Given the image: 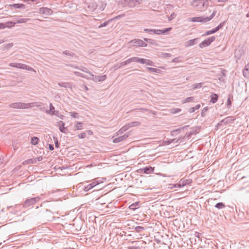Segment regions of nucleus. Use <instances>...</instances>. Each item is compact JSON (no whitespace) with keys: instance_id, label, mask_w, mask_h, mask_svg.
Masks as SVG:
<instances>
[{"instance_id":"nucleus-1","label":"nucleus","mask_w":249,"mask_h":249,"mask_svg":"<svg viewBox=\"0 0 249 249\" xmlns=\"http://www.w3.org/2000/svg\"><path fill=\"white\" fill-rule=\"evenodd\" d=\"M49 202H47L48 203ZM52 203L51 202H49ZM50 209H42L37 214L38 218L41 220L52 221L54 218V215L58 213V211L51 204L48 205Z\"/></svg>"},{"instance_id":"nucleus-2","label":"nucleus","mask_w":249,"mask_h":249,"mask_svg":"<svg viewBox=\"0 0 249 249\" xmlns=\"http://www.w3.org/2000/svg\"><path fill=\"white\" fill-rule=\"evenodd\" d=\"M209 2L207 0H194L192 5L198 11H203L207 8Z\"/></svg>"},{"instance_id":"nucleus-3","label":"nucleus","mask_w":249,"mask_h":249,"mask_svg":"<svg viewBox=\"0 0 249 249\" xmlns=\"http://www.w3.org/2000/svg\"><path fill=\"white\" fill-rule=\"evenodd\" d=\"M9 107L15 109H28L34 107V103H24L21 102H15L11 103Z\"/></svg>"},{"instance_id":"nucleus-4","label":"nucleus","mask_w":249,"mask_h":249,"mask_svg":"<svg viewBox=\"0 0 249 249\" xmlns=\"http://www.w3.org/2000/svg\"><path fill=\"white\" fill-rule=\"evenodd\" d=\"M216 13V11H213L210 17H193L190 18L189 21L192 22H199L202 23H206L211 20L215 15Z\"/></svg>"},{"instance_id":"nucleus-5","label":"nucleus","mask_w":249,"mask_h":249,"mask_svg":"<svg viewBox=\"0 0 249 249\" xmlns=\"http://www.w3.org/2000/svg\"><path fill=\"white\" fill-rule=\"evenodd\" d=\"M40 199L41 198L39 196L27 198L22 204V208L25 209H30L32 208L34 205L38 202L40 200Z\"/></svg>"},{"instance_id":"nucleus-6","label":"nucleus","mask_w":249,"mask_h":249,"mask_svg":"<svg viewBox=\"0 0 249 249\" xmlns=\"http://www.w3.org/2000/svg\"><path fill=\"white\" fill-rule=\"evenodd\" d=\"M101 183H102V181L100 180L98 178L94 179L91 183L85 186L83 190L85 192H87Z\"/></svg>"},{"instance_id":"nucleus-7","label":"nucleus","mask_w":249,"mask_h":249,"mask_svg":"<svg viewBox=\"0 0 249 249\" xmlns=\"http://www.w3.org/2000/svg\"><path fill=\"white\" fill-rule=\"evenodd\" d=\"M215 39V37L214 36H211L205 39L203 41L201 42L199 46L201 48L209 46L213 41Z\"/></svg>"},{"instance_id":"nucleus-8","label":"nucleus","mask_w":249,"mask_h":249,"mask_svg":"<svg viewBox=\"0 0 249 249\" xmlns=\"http://www.w3.org/2000/svg\"><path fill=\"white\" fill-rule=\"evenodd\" d=\"M107 78L106 75L96 76L90 73V76L89 77V79H91L95 82H102L106 80Z\"/></svg>"},{"instance_id":"nucleus-9","label":"nucleus","mask_w":249,"mask_h":249,"mask_svg":"<svg viewBox=\"0 0 249 249\" xmlns=\"http://www.w3.org/2000/svg\"><path fill=\"white\" fill-rule=\"evenodd\" d=\"M134 46L136 47H146L147 44L143 40L140 39H135L131 41Z\"/></svg>"},{"instance_id":"nucleus-10","label":"nucleus","mask_w":249,"mask_h":249,"mask_svg":"<svg viewBox=\"0 0 249 249\" xmlns=\"http://www.w3.org/2000/svg\"><path fill=\"white\" fill-rule=\"evenodd\" d=\"M154 171V167L151 166H146L138 170V172L140 173H143L149 174L152 173Z\"/></svg>"},{"instance_id":"nucleus-11","label":"nucleus","mask_w":249,"mask_h":249,"mask_svg":"<svg viewBox=\"0 0 249 249\" xmlns=\"http://www.w3.org/2000/svg\"><path fill=\"white\" fill-rule=\"evenodd\" d=\"M130 132H127L124 135L119 136L118 137H117L113 140V142L114 143H118L120 142H121L124 140H125L127 138L129 137L130 135Z\"/></svg>"},{"instance_id":"nucleus-12","label":"nucleus","mask_w":249,"mask_h":249,"mask_svg":"<svg viewBox=\"0 0 249 249\" xmlns=\"http://www.w3.org/2000/svg\"><path fill=\"white\" fill-rule=\"evenodd\" d=\"M99 0H92L89 3H88V7L91 11H93L98 6V2Z\"/></svg>"},{"instance_id":"nucleus-13","label":"nucleus","mask_w":249,"mask_h":249,"mask_svg":"<svg viewBox=\"0 0 249 249\" xmlns=\"http://www.w3.org/2000/svg\"><path fill=\"white\" fill-rule=\"evenodd\" d=\"M57 123V126H59L60 132L67 134L68 131L67 128L65 127V123L62 121H59Z\"/></svg>"},{"instance_id":"nucleus-14","label":"nucleus","mask_w":249,"mask_h":249,"mask_svg":"<svg viewBox=\"0 0 249 249\" xmlns=\"http://www.w3.org/2000/svg\"><path fill=\"white\" fill-rule=\"evenodd\" d=\"M235 120V118L233 116H228L221 121V123H223L224 124L226 125L229 124L233 123Z\"/></svg>"},{"instance_id":"nucleus-15","label":"nucleus","mask_w":249,"mask_h":249,"mask_svg":"<svg viewBox=\"0 0 249 249\" xmlns=\"http://www.w3.org/2000/svg\"><path fill=\"white\" fill-rule=\"evenodd\" d=\"M9 66L12 67H15L24 70L25 68V64L18 63H11Z\"/></svg>"},{"instance_id":"nucleus-16","label":"nucleus","mask_w":249,"mask_h":249,"mask_svg":"<svg viewBox=\"0 0 249 249\" xmlns=\"http://www.w3.org/2000/svg\"><path fill=\"white\" fill-rule=\"evenodd\" d=\"M197 39H198L197 38H195V39H190V40L186 41L185 43V47H188L194 45L195 44H196V43Z\"/></svg>"},{"instance_id":"nucleus-17","label":"nucleus","mask_w":249,"mask_h":249,"mask_svg":"<svg viewBox=\"0 0 249 249\" xmlns=\"http://www.w3.org/2000/svg\"><path fill=\"white\" fill-rule=\"evenodd\" d=\"M142 0H125L127 2H130L129 6L132 7L142 2Z\"/></svg>"},{"instance_id":"nucleus-18","label":"nucleus","mask_w":249,"mask_h":249,"mask_svg":"<svg viewBox=\"0 0 249 249\" xmlns=\"http://www.w3.org/2000/svg\"><path fill=\"white\" fill-rule=\"evenodd\" d=\"M40 12L43 14L50 15L53 13V11L50 8L43 7L40 9Z\"/></svg>"},{"instance_id":"nucleus-19","label":"nucleus","mask_w":249,"mask_h":249,"mask_svg":"<svg viewBox=\"0 0 249 249\" xmlns=\"http://www.w3.org/2000/svg\"><path fill=\"white\" fill-rule=\"evenodd\" d=\"M243 73L245 77L249 78V63L245 66Z\"/></svg>"},{"instance_id":"nucleus-20","label":"nucleus","mask_w":249,"mask_h":249,"mask_svg":"<svg viewBox=\"0 0 249 249\" xmlns=\"http://www.w3.org/2000/svg\"><path fill=\"white\" fill-rule=\"evenodd\" d=\"M187 127H188V125H185L182 127L178 128L177 129L173 130L171 131V134L172 136H174L177 134H179L181 130L184 129L185 128H186Z\"/></svg>"},{"instance_id":"nucleus-21","label":"nucleus","mask_w":249,"mask_h":249,"mask_svg":"<svg viewBox=\"0 0 249 249\" xmlns=\"http://www.w3.org/2000/svg\"><path fill=\"white\" fill-rule=\"evenodd\" d=\"M58 85L61 87H64L65 88H68V89H72V85L70 83L60 82L58 83Z\"/></svg>"},{"instance_id":"nucleus-22","label":"nucleus","mask_w":249,"mask_h":249,"mask_svg":"<svg viewBox=\"0 0 249 249\" xmlns=\"http://www.w3.org/2000/svg\"><path fill=\"white\" fill-rule=\"evenodd\" d=\"M141 124L140 122L135 121L131 123H128L126 124V126L128 127V128H130L133 127L137 126Z\"/></svg>"},{"instance_id":"nucleus-23","label":"nucleus","mask_w":249,"mask_h":249,"mask_svg":"<svg viewBox=\"0 0 249 249\" xmlns=\"http://www.w3.org/2000/svg\"><path fill=\"white\" fill-rule=\"evenodd\" d=\"M130 59H131V62H135L140 63L141 64H142L143 62H144L143 58H139L138 57H133L130 58Z\"/></svg>"},{"instance_id":"nucleus-24","label":"nucleus","mask_w":249,"mask_h":249,"mask_svg":"<svg viewBox=\"0 0 249 249\" xmlns=\"http://www.w3.org/2000/svg\"><path fill=\"white\" fill-rule=\"evenodd\" d=\"M210 97H211V102L212 103L214 104L217 101L218 98V96L217 94L212 93L211 94Z\"/></svg>"},{"instance_id":"nucleus-25","label":"nucleus","mask_w":249,"mask_h":249,"mask_svg":"<svg viewBox=\"0 0 249 249\" xmlns=\"http://www.w3.org/2000/svg\"><path fill=\"white\" fill-rule=\"evenodd\" d=\"M159 29H144V31L149 34H153L158 35Z\"/></svg>"},{"instance_id":"nucleus-26","label":"nucleus","mask_w":249,"mask_h":249,"mask_svg":"<svg viewBox=\"0 0 249 249\" xmlns=\"http://www.w3.org/2000/svg\"><path fill=\"white\" fill-rule=\"evenodd\" d=\"M131 63V59L129 58V59H127L126 60L124 61H123V62H121L120 64H119V66L117 68H118V69H120L121 68V67L128 64H129Z\"/></svg>"},{"instance_id":"nucleus-27","label":"nucleus","mask_w":249,"mask_h":249,"mask_svg":"<svg viewBox=\"0 0 249 249\" xmlns=\"http://www.w3.org/2000/svg\"><path fill=\"white\" fill-rule=\"evenodd\" d=\"M231 98H232V96L229 94L227 99V107L228 109H230L231 107Z\"/></svg>"},{"instance_id":"nucleus-28","label":"nucleus","mask_w":249,"mask_h":249,"mask_svg":"<svg viewBox=\"0 0 249 249\" xmlns=\"http://www.w3.org/2000/svg\"><path fill=\"white\" fill-rule=\"evenodd\" d=\"M171 29H172V28H171V27L167 28H164L163 30L159 29V30H158L159 32H158V35L165 34L167 32L171 31Z\"/></svg>"},{"instance_id":"nucleus-29","label":"nucleus","mask_w":249,"mask_h":249,"mask_svg":"<svg viewBox=\"0 0 249 249\" xmlns=\"http://www.w3.org/2000/svg\"><path fill=\"white\" fill-rule=\"evenodd\" d=\"M147 70L150 72H154V73H160L161 71V70L157 69V68H154L151 67H147Z\"/></svg>"},{"instance_id":"nucleus-30","label":"nucleus","mask_w":249,"mask_h":249,"mask_svg":"<svg viewBox=\"0 0 249 249\" xmlns=\"http://www.w3.org/2000/svg\"><path fill=\"white\" fill-rule=\"evenodd\" d=\"M243 54V51L241 49L236 50L235 51V55L236 57L240 58Z\"/></svg>"},{"instance_id":"nucleus-31","label":"nucleus","mask_w":249,"mask_h":249,"mask_svg":"<svg viewBox=\"0 0 249 249\" xmlns=\"http://www.w3.org/2000/svg\"><path fill=\"white\" fill-rule=\"evenodd\" d=\"M139 202H136L135 203H133V204H131L129 206V208L132 210H135L139 207Z\"/></svg>"},{"instance_id":"nucleus-32","label":"nucleus","mask_w":249,"mask_h":249,"mask_svg":"<svg viewBox=\"0 0 249 249\" xmlns=\"http://www.w3.org/2000/svg\"><path fill=\"white\" fill-rule=\"evenodd\" d=\"M113 20V18H111V19L107 20V21L104 22L103 23H101L99 26V28H101L107 26L111 21H112Z\"/></svg>"},{"instance_id":"nucleus-33","label":"nucleus","mask_w":249,"mask_h":249,"mask_svg":"<svg viewBox=\"0 0 249 249\" xmlns=\"http://www.w3.org/2000/svg\"><path fill=\"white\" fill-rule=\"evenodd\" d=\"M53 110H55L54 107L53 106L52 103L50 104V109L46 110V113L48 114H50L52 115V113L53 112Z\"/></svg>"},{"instance_id":"nucleus-34","label":"nucleus","mask_w":249,"mask_h":249,"mask_svg":"<svg viewBox=\"0 0 249 249\" xmlns=\"http://www.w3.org/2000/svg\"><path fill=\"white\" fill-rule=\"evenodd\" d=\"M39 139L36 137H33L31 138V142L33 145H36L38 143Z\"/></svg>"},{"instance_id":"nucleus-35","label":"nucleus","mask_w":249,"mask_h":249,"mask_svg":"<svg viewBox=\"0 0 249 249\" xmlns=\"http://www.w3.org/2000/svg\"><path fill=\"white\" fill-rule=\"evenodd\" d=\"M196 134V132L194 130H192L189 133H187L184 137H185V139H189L191 138L192 135H194Z\"/></svg>"},{"instance_id":"nucleus-36","label":"nucleus","mask_w":249,"mask_h":249,"mask_svg":"<svg viewBox=\"0 0 249 249\" xmlns=\"http://www.w3.org/2000/svg\"><path fill=\"white\" fill-rule=\"evenodd\" d=\"M215 207L218 209H222L225 207V205L223 202H218L216 204Z\"/></svg>"},{"instance_id":"nucleus-37","label":"nucleus","mask_w":249,"mask_h":249,"mask_svg":"<svg viewBox=\"0 0 249 249\" xmlns=\"http://www.w3.org/2000/svg\"><path fill=\"white\" fill-rule=\"evenodd\" d=\"M5 24L6 28H10L12 27H14L15 25V24H16V23L13 22V21H8V22L5 23Z\"/></svg>"},{"instance_id":"nucleus-38","label":"nucleus","mask_w":249,"mask_h":249,"mask_svg":"<svg viewBox=\"0 0 249 249\" xmlns=\"http://www.w3.org/2000/svg\"><path fill=\"white\" fill-rule=\"evenodd\" d=\"M13 45H14V44L13 43H9L7 44H5L3 47L2 50L3 51L7 50L9 49L10 48H11L12 47H13Z\"/></svg>"},{"instance_id":"nucleus-39","label":"nucleus","mask_w":249,"mask_h":249,"mask_svg":"<svg viewBox=\"0 0 249 249\" xmlns=\"http://www.w3.org/2000/svg\"><path fill=\"white\" fill-rule=\"evenodd\" d=\"M74 74L76 76H80V77L87 78V79H89V77L88 76H86L84 74L81 73L79 71H74Z\"/></svg>"},{"instance_id":"nucleus-40","label":"nucleus","mask_w":249,"mask_h":249,"mask_svg":"<svg viewBox=\"0 0 249 249\" xmlns=\"http://www.w3.org/2000/svg\"><path fill=\"white\" fill-rule=\"evenodd\" d=\"M128 127L126 126V125H124V126H123L118 132V134H123L124 132H125V131H126L127 130H128Z\"/></svg>"},{"instance_id":"nucleus-41","label":"nucleus","mask_w":249,"mask_h":249,"mask_svg":"<svg viewBox=\"0 0 249 249\" xmlns=\"http://www.w3.org/2000/svg\"><path fill=\"white\" fill-rule=\"evenodd\" d=\"M225 21H223L221 23H220V24H219L217 27L214 28V29L216 31V32L218 31L220 29L222 28L225 25Z\"/></svg>"},{"instance_id":"nucleus-42","label":"nucleus","mask_w":249,"mask_h":249,"mask_svg":"<svg viewBox=\"0 0 249 249\" xmlns=\"http://www.w3.org/2000/svg\"><path fill=\"white\" fill-rule=\"evenodd\" d=\"M142 64H145L147 65L153 66H154V63L151 60L144 59V62Z\"/></svg>"},{"instance_id":"nucleus-43","label":"nucleus","mask_w":249,"mask_h":249,"mask_svg":"<svg viewBox=\"0 0 249 249\" xmlns=\"http://www.w3.org/2000/svg\"><path fill=\"white\" fill-rule=\"evenodd\" d=\"M83 127V123L81 122H77L75 125V128L77 130H81Z\"/></svg>"},{"instance_id":"nucleus-44","label":"nucleus","mask_w":249,"mask_h":249,"mask_svg":"<svg viewBox=\"0 0 249 249\" xmlns=\"http://www.w3.org/2000/svg\"><path fill=\"white\" fill-rule=\"evenodd\" d=\"M30 20L29 18H20L16 21V23H25L29 21Z\"/></svg>"},{"instance_id":"nucleus-45","label":"nucleus","mask_w":249,"mask_h":249,"mask_svg":"<svg viewBox=\"0 0 249 249\" xmlns=\"http://www.w3.org/2000/svg\"><path fill=\"white\" fill-rule=\"evenodd\" d=\"M134 229L137 232H141L144 230V228L142 226H136Z\"/></svg>"},{"instance_id":"nucleus-46","label":"nucleus","mask_w":249,"mask_h":249,"mask_svg":"<svg viewBox=\"0 0 249 249\" xmlns=\"http://www.w3.org/2000/svg\"><path fill=\"white\" fill-rule=\"evenodd\" d=\"M203 83H199L195 84L192 85V88L193 89H199L202 87Z\"/></svg>"},{"instance_id":"nucleus-47","label":"nucleus","mask_w":249,"mask_h":249,"mask_svg":"<svg viewBox=\"0 0 249 249\" xmlns=\"http://www.w3.org/2000/svg\"><path fill=\"white\" fill-rule=\"evenodd\" d=\"M194 100V97H187L186 98L183 102L182 103H188V102H193Z\"/></svg>"},{"instance_id":"nucleus-48","label":"nucleus","mask_w":249,"mask_h":249,"mask_svg":"<svg viewBox=\"0 0 249 249\" xmlns=\"http://www.w3.org/2000/svg\"><path fill=\"white\" fill-rule=\"evenodd\" d=\"M63 53L67 55H69L72 57L75 55V54L73 53H71L69 51L67 50L63 51Z\"/></svg>"},{"instance_id":"nucleus-49","label":"nucleus","mask_w":249,"mask_h":249,"mask_svg":"<svg viewBox=\"0 0 249 249\" xmlns=\"http://www.w3.org/2000/svg\"><path fill=\"white\" fill-rule=\"evenodd\" d=\"M79 70L84 71L85 72H86L87 73H89L90 75V73H91L89 71V69L83 66H80V68H79Z\"/></svg>"},{"instance_id":"nucleus-50","label":"nucleus","mask_w":249,"mask_h":249,"mask_svg":"<svg viewBox=\"0 0 249 249\" xmlns=\"http://www.w3.org/2000/svg\"><path fill=\"white\" fill-rule=\"evenodd\" d=\"M181 111V109L180 108H172L170 110V112L172 114H177L180 112Z\"/></svg>"},{"instance_id":"nucleus-51","label":"nucleus","mask_w":249,"mask_h":249,"mask_svg":"<svg viewBox=\"0 0 249 249\" xmlns=\"http://www.w3.org/2000/svg\"><path fill=\"white\" fill-rule=\"evenodd\" d=\"M70 115L71 117L74 118H78L79 116V114L76 112H71Z\"/></svg>"},{"instance_id":"nucleus-52","label":"nucleus","mask_w":249,"mask_h":249,"mask_svg":"<svg viewBox=\"0 0 249 249\" xmlns=\"http://www.w3.org/2000/svg\"><path fill=\"white\" fill-rule=\"evenodd\" d=\"M52 115H55L56 116L60 118H62V117L63 116L62 115L60 114L59 113V111L58 110H53V112L52 113Z\"/></svg>"},{"instance_id":"nucleus-53","label":"nucleus","mask_w":249,"mask_h":249,"mask_svg":"<svg viewBox=\"0 0 249 249\" xmlns=\"http://www.w3.org/2000/svg\"><path fill=\"white\" fill-rule=\"evenodd\" d=\"M209 108L208 107H205L202 110L201 113V115L202 117H204L206 116V113L208 111Z\"/></svg>"},{"instance_id":"nucleus-54","label":"nucleus","mask_w":249,"mask_h":249,"mask_svg":"<svg viewBox=\"0 0 249 249\" xmlns=\"http://www.w3.org/2000/svg\"><path fill=\"white\" fill-rule=\"evenodd\" d=\"M185 137L184 136L180 137L176 140V142L179 143L184 142L185 141Z\"/></svg>"},{"instance_id":"nucleus-55","label":"nucleus","mask_w":249,"mask_h":249,"mask_svg":"<svg viewBox=\"0 0 249 249\" xmlns=\"http://www.w3.org/2000/svg\"><path fill=\"white\" fill-rule=\"evenodd\" d=\"M28 164H34L36 163V160L35 158L30 159L25 161Z\"/></svg>"},{"instance_id":"nucleus-56","label":"nucleus","mask_w":249,"mask_h":249,"mask_svg":"<svg viewBox=\"0 0 249 249\" xmlns=\"http://www.w3.org/2000/svg\"><path fill=\"white\" fill-rule=\"evenodd\" d=\"M216 31L215 30L214 28L212 30H210V31H207L205 32L204 35L206 36V35H211V34H214L215 33H216Z\"/></svg>"},{"instance_id":"nucleus-57","label":"nucleus","mask_w":249,"mask_h":249,"mask_svg":"<svg viewBox=\"0 0 249 249\" xmlns=\"http://www.w3.org/2000/svg\"><path fill=\"white\" fill-rule=\"evenodd\" d=\"M181 183H182V186H184L187 184H188L190 183V181L189 179H186V180H182L181 179Z\"/></svg>"},{"instance_id":"nucleus-58","label":"nucleus","mask_w":249,"mask_h":249,"mask_svg":"<svg viewBox=\"0 0 249 249\" xmlns=\"http://www.w3.org/2000/svg\"><path fill=\"white\" fill-rule=\"evenodd\" d=\"M176 139H170V140H169L168 141H165V143L167 144V145H168V144H170V143H172V142H175V143H177L176 142Z\"/></svg>"},{"instance_id":"nucleus-59","label":"nucleus","mask_w":249,"mask_h":249,"mask_svg":"<svg viewBox=\"0 0 249 249\" xmlns=\"http://www.w3.org/2000/svg\"><path fill=\"white\" fill-rule=\"evenodd\" d=\"M9 7H10L11 9H13V8H14V9L19 8V4L18 3H16V4H10V5H9Z\"/></svg>"},{"instance_id":"nucleus-60","label":"nucleus","mask_w":249,"mask_h":249,"mask_svg":"<svg viewBox=\"0 0 249 249\" xmlns=\"http://www.w3.org/2000/svg\"><path fill=\"white\" fill-rule=\"evenodd\" d=\"M144 40L153 45H154L156 43V41L155 40L148 39V38H144Z\"/></svg>"},{"instance_id":"nucleus-61","label":"nucleus","mask_w":249,"mask_h":249,"mask_svg":"<svg viewBox=\"0 0 249 249\" xmlns=\"http://www.w3.org/2000/svg\"><path fill=\"white\" fill-rule=\"evenodd\" d=\"M78 137L80 139H84L86 137V133L85 132L81 133L78 135Z\"/></svg>"},{"instance_id":"nucleus-62","label":"nucleus","mask_w":249,"mask_h":249,"mask_svg":"<svg viewBox=\"0 0 249 249\" xmlns=\"http://www.w3.org/2000/svg\"><path fill=\"white\" fill-rule=\"evenodd\" d=\"M24 70H28L29 71H34V69L33 68H32L29 66H27L26 65H25V68Z\"/></svg>"},{"instance_id":"nucleus-63","label":"nucleus","mask_w":249,"mask_h":249,"mask_svg":"<svg viewBox=\"0 0 249 249\" xmlns=\"http://www.w3.org/2000/svg\"><path fill=\"white\" fill-rule=\"evenodd\" d=\"M55 146L56 148H58L59 146V143L58 142V140L57 138H54Z\"/></svg>"},{"instance_id":"nucleus-64","label":"nucleus","mask_w":249,"mask_h":249,"mask_svg":"<svg viewBox=\"0 0 249 249\" xmlns=\"http://www.w3.org/2000/svg\"><path fill=\"white\" fill-rule=\"evenodd\" d=\"M127 249H141V248L138 246H131L128 247Z\"/></svg>"}]
</instances>
